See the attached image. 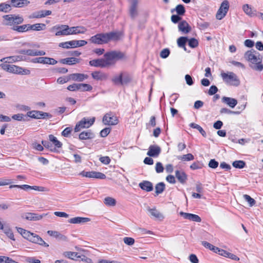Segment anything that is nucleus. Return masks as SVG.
I'll return each mask as SVG.
<instances>
[{
  "label": "nucleus",
  "instance_id": "nucleus-25",
  "mask_svg": "<svg viewBox=\"0 0 263 263\" xmlns=\"http://www.w3.org/2000/svg\"><path fill=\"white\" fill-rule=\"evenodd\" d=\"M222 102L232 108H234L237 104V100L236 99L227 97H222Z\"/></svg>",
  "mask_w": 263,
  "mask_h": 263
},
{
  "label": "nucleus",
  "instance_id": "nucleus-5",
  "mask_svg": "<svg viewBox=\"0 0 263 263\" xmlns=\"http://www.w3.org/2000/svg\"><path fill=\"white\" fill-rule=\"evenodd\" d=\"M4 18V24L7 26H15L14 25H19L24 21L22 16L14 14H8L3 16Z\"/></svg>",
  "mask_w": 263,
  "mask_h": 263
},
{
  "label": "nucleus",
  "instance_id": "nucleus-14",
  "mask_svg": "<svg viewBox=\"0 0 263 263\" xmlns=\"http://www.w3.org/2000/svg\"><path fill=\"white\" fill-rule=\"evenodd\" d=\"M91 43L96 44H103L107 43L105 33H98L92 36L89 39Z\"/></svg>",
  "mask_w": 263,
  "mask_h": 263
},
{
  "label": "nucleus",
  "instance_id": "nucleus-47",
  "mask_svg": "<svg viewBox=\"0 0 263 263\" xmlns=\"http://www.w3.org/2000/svg\"><path fill=\"white\" fill-rule=\"evenodd\" d=\"M64 255L65 257L71 259H76L77 258L80 257L78 253L73 252H65L64 253Z\"/></svg>",
  "mask_w": 263,
  "mask_h": 263
},
{
  "label": "nucleus",
  "instance_id": "nucleus-54",
  "mask_svg": "<svg viewBox=\"0 0 263 263\" xmlns=\"http://www.w3.org/2000/svg\"><path fill=\"white\" fill-rule=\"evenodd\" d=\"M188 44L190 47L194 48L198 46V41L195 38H191L190 40L188 39Z\"/></svg>",
  "mask_w": 263,
  "mask_h": 263
},
{
  "label": "nucleus",
  "instance_id": "nucleus-40",
  "mask_svg": "<svg viewBox=\"0 0 263 263\" xmlns=\"http://www.w3.org/2000/svg\"><path fill=\"white\" fill-rule=\"evenodd\" d=\"M165 185L163 182H159L155 186L156 193L158 195L161 194L165 190Z\"/></svg>",
  "mask_w": 263,
  "mask_h": 263
},
{
  "label": "nucleus",
  "instance_id": "nucleus-31",
  "mask_svg": "<svg viewBox=\"0 0 263 263\" xmlns=\"http://www.w3.org/2000/svg\"><path fill=\"white\" fill-rule=\"evenodd\" d=\"M79 59L76 58H67L61 59L60 62L63 64L73 65L79 62Z\"/></svg>",
  "mask_w": 263,
  "mask_h": 263
},
{
  "label": "nucleus",
  "instance_id": "nucleus-48",
  "mask_svg": "<svg viewBox=\"0 0 263 263\" xmlns=\"http://www.w3.org/2000/svg\"><path fill=\"white\" fill-rule=\"evenodd\" d=\"M194 159V157L192 154H187L178 157V159L181 160L182 161H189L193 160Z\"/></svg>",
  "mask_w": 263,
  "mask_h": 263
},
{
  "label": "nucleus",
  "instance_id": "nucleus-42",
  "mask_svg": "<svg viewBox=\"0 0 263 263\" xmlns=\"http://www.w3.org/2000/svg\"><path fill=\"white\" fill-rule=\"evenodd\" d=\"M45 54H46V52L43 50L28 49V55L37 56V55H44Z\"/></svg>",
  "mask_w": 263,
  "mask_h": 263
},
{
  "label": "nucleus",
  "instance_id": "nucleus-33",
  "mask_svg": "<svg viewBox=\"0 0 263 263\" xmlns=\"http://www.w3.org/2000/svg\"><path fill=\"white\" fill-rule=\"evenodd\" d=\"M30 30L35 31H41L43 30L46 28V25L43 23H37L33 25L29 24Z\"/></svg>",
  "mask_w": 263,
  "mask_h": 263
},
{
  "label": "nucleus",
  "instance_id": "nucleus-30",
  "mask_svg": "<svg viewBox=\"0 0 263 263\" xmlns=\"http://www.w3.org/2000/svg\"><path fill=\"white\" fill-rule=\"evenodd\" d=\"M29 26V24H25L21 26H18L16 25L15 26H13L12 27V29L18 32L22 33L30 30Z\"/></svg>",
  "mask_w": 263,
  "mask_h": 263
},
{
  "label": "nucleus",
  "instance_id": "nucleus-24",
  "mask_svg": "<svg viewBox=\"0 0 263 263\" xmlns=\"http://www.w3.org/2000/svg\"><path fill=\"white\" fill-rule=\"evenodd\" d=\"M90 220V218L86 217H76L68 220V222L73 224L84 223Z\"/></svg>",
  "mask_w": 263,
  "mask_h": 263
},
{
  "label": "nucleus",
  "instance_id": "nucleus-8",
  "mask_svg": "<svg viewBox=\"0 0 263 263\" xmlns=\"http://www.w3.org/2000/svg\"><path fill=\"white\" fill-rule=\"evenodd\" d=\"M27 115L31 118L34 119H45L46 118H51V115L48 112H44L39 110L29 111Z\"/></svg>",
  "mask_w": 263,
  "mask_h": 263
},
{
  "label": "nucleus",
  "instance_id": "nucleus-4",
  "mask_svg": "<svg viewBox=\"0 0 263 263\" xmlns=\"http://www.w3.org/2000/svg\"><path fill=\"white\" fill-rule=\"evenodd\" d=\"M221 77L223 81L227 84L238 86L240 84V80L237 75L233 72H222Z\"/></svg>",
  "mask_w": 263,
  "mask_h": 263
},
{
  "label": "nucleus",
  "instance_id": "nucleus-55",
  "mask_svg": "<svg viewBox=\"0 0 263 263\" xmlns=\"http://www.w3.org/2000/svg\"><path fill=\"white\" fill-rule=\"evenodd\" d=\"M243 198L247 201L250 206H252L256 203L255 200L248 195H243Z\"/></svg>",
  "mask_w": 263,
  "mask_h": 263
},
{
  "label": "nucleus",
  "instance_id": "nucleus-34",
  "mask_svg": "<svg viewBox=\"0 0 263 263\" xmlns=\"http://www.w3.org/2000/svg\"><path fill=\"white\" fill-rule=\"evenodd\" d=\"M220 252H221L220 255H221V256L229 258L232 260H236V261L239 260V258L238 257H237L236 255H235L232 253H231L230 252H228L227 251H225L224 250H221L220 251Z\"/></svg>",
  "mask_w": 263,
  "mask_h": 263
},
{
  "label": "nucleus",
  "instance_id": "nucleus-3",
  "mask_svg": "<svg viewBox=\"0 0 263 263\" xmlns=\"http://www.w3.org/2000/svg\"><path fill=\"white\" fill-rule=\"evenodd\" d=\"M17 230L18 232L20 233L24 238L29 241L45 247H49L48 244L44 241L38 235L31 233L21 228H17Z\"/></svg>",
  "mask_w": 263,
  "mask_h": 263
},
{
  "label": "nucleus",
  "instance_id": "nucleus-57",
  "mask_svg": "<svg viewBox=\"0 0 263 263\" xmlns=\"http://www.w3.org/2000/svg\"><path fill=\"white\" fill-rule=\"evenodd\" d=\"M220 114H235L238 115L240 113L239 111H235L231 110L227 108H222L220 110Z\"/></svg>",
  "mask_w": 263,
  "mask_h": 263
},
{
  "label": "nucleus",
  "instance_id": "nucleus-41",
  "mask_svg": "<svg viewBox=\"0 0 263 263\" xmlns=\"http://www.w3.org/2000/svg\"><path fill=\"white\" fill-rule=\"evenodd\" d=\"M92 89V87L87 84L79 83V90L81 91H89Z\"/></svg>",
  "mask_w": 263,
  "mask_h": 263
},
{
  "label": "nucleus",
  "instance_id": "nucleus-9",
  "mask_svg": "<svg viewBox=\"0 0 263 263\" xmlns=\"http://www.w3.org/2000/svg\"><path fill=\"white\" fill-rule=\"evenodd\" d=\"M8 72L16 74L28 75L30 73V71L22 67L10 65Z\"/></svg>",
  "mask_w": 263,
  "mask_h": 263
},
{
  "label": "nucleus",
  "instance_id": "nucleus-11",
  "mask_svg": "<svg viewBox=\"0 0 263 263\" xmlns=\"http://www.w3.org/2000/svg\"><path fill=\"white\" fill-rule=\"evenodd\" d=\"M31 62L34 63H41L44 64L55 65L57 61L53 58L48 57H39L32 59Z\"/></svg>",
  "mask_w": 263,
  "mask_h": 263
},
{
  "label": "nucleus",
  "instance_id": "nucleus-51",
  "mask_svg": "<svg viewBox=\"0 0 263 263\" xmlns=\"http://www.w3.org/2000/svg\"><path fill=\"white\" fill-rule=\"evenodd\" d=\"M111 81L117 85H122V75L121 72L119 76H115L111 79Z\"/></svg>",
  "mask_w": 263,
  "mask_h": 263
},
{
  "label": "nucleus",
  "instance_id": "nucleus-58",
  "mask_svg": "<svg viewBox=\"0 0 263 263\" xmlns=\"http://www.w3.org/2000/svg\"><path fill=\"white\" fill-rule=\"evenodd\" d=\"M171 21L174 23L176 24L178 23H180L182 20V17L181 15H178V14H173L171 16Z\"/></svg>",
  "mask_w": 263,
  "mask_h": 263
},
{
  "label": "nucleus",
  "instance_id": "nucleus-22",
  "mask_svg": "<svg viewBox=\"0 0 263 263\" xmlns=\"http://www.w3.org/2000/svg\"><path fill=\"white\" fill-rule=\"evenodd\" d=\"M138 0H132L129 8V13L130 16L134 18L137 15V7L138 6Z\"/></svg>",
  "mask_w": 263,
  "mask_h": 263
},
{
  "label": "nucleus",
  "instance_id": "nucleus-61",
  "mask_svg": "<svg viewBox=\"0 0 263 263\" xmlns=\"http://www.w3.org/2000/svg\"><path fill=\"white\" fill-rule=\"evenodd\" d=\"M124 242L128 246H132L135 243V240L132 237H125L123 238Z\"/></svg>",
  "mask_w": 263,
  "mask_h": 263
},
{
  "label": "nucleus",
  "instance_id": "nucleus-59",
  "mask_svg": "<svg viewBox=\"0 0 263 263\" xmlns=\"http://www.w3.org/2000/svg\"><path fill=\"white\" fill-rule=\"evenodd\" d=\"M170 53V51L168 48L163 49L160 52V55L161 58L165 59L167 58Z\"/></svg>",
  "mask_w": 263,
  "mask_h": 263
},
{
  "label": "nucleus",
  "instance_id": "nucleus-52",
  "mask_svg": "<svg viewBox=\"0 0 263 263\" xmlns=\"http://www.w3.org/2000/svg\"><path fill=\"white\" fill-rule=\"evenodd\" d=\"M12 188H18L25 191H27L28 190H31V186L27 185V184H23V185H10L9 186V189Z\"/></svg>",
  "mask_w": 263,
  "mask_h": 263
},
{
  "label": "nucleus",
  "instance_id": "nucleus-46",
  "mask_svg": "<svg viewBox=\"0 0 263 263\" xmlns=\"http://www.w3.org/2000/svg\"><path fill=\"white\" fill-rule=\"evenodd\" d=\"M232 165L236 168H243L246 166V162L242 160H236L233 162Z\"/></svg>",
  "mask_w": 263,
  "mask_h": 263
},
{
  "label": "nucleus",
  "instance_id": "nucleus-37",
  "mask_svg": "<svg viewBox=\"0 0 263 263\" xmlns=\"http://www.w3.org/2000/svg\"><path fill=\"white\" fill-rule=\"evenodd\" d=\"M74 40L62 42L59 44V46L63 48L68 49L70 48H75Z\"/></svg>",
  "mask_w": 263,
  "mask_h": 263
},
{
  "label": "nucleus",
  "instance_id": "nucleus-64",
  "mask_svg": "<svg viewBox=\"0 0 263 263\" xmlns=\"http://www.w3.org/2000/svg\"><path fill=\"white\" fill-rule=\"evenodd\" d=\"M219 164V163L218 161H216L214 159H211L209 164L208 165L210 167L212 168H216L218 167Z\"/></svg>",
  "mask_w": 263,
  "mask_h": 263
},
{
  "label": "nucleus",
  "instance_id": "nucleus-28",
  "mask_svg": "<svg viewBox=\"0 0 263 263\" xmlns=\"http://www.w3.org/2000/svg\"><path fill=\"white\" fill-rule=\"evenodd\" d=\"M95 137V135L90 130L84 131L80 134L79 138L80 140H87L92 139Z\"/></svg>",
  "mask_w": 263,
  "mask_h": 263
},
{
  "label": "nucleus",
  "instance_id": "nucleus-19",
  "mask_svg": "<svg viewBox=\"0 0 263 263\" xmlns=\"http://www.w3.org/2000/svg\"><path fill=\"white\" fill-rule=\"evenodd\" d=\"M178 29L182 33L186 34L191 31V27L186 21L183 20L179 23Z\"/></svg>",
  "mask_w": 263,
  "mask_h": 263
},
{
  "label": "nucleus",
  "instance_id": "nucleus-18",
  "mask_svg": "<svg viewBox=\"0 0 263 263\" xmlns=\"http://www.w3.org/2000/svg\"><path fill=\"white\" fill-rule=\"evenodd\" d=\"M175 176L178 181L182 184H185L187 180V176L183 171H176Z\"/></svg>",
  "mask_w": 263,
  "mask_h": 263
},
{
  "label": "nucleus",
  "instance_id": "nucleus-26",
  "mask_svg": "<svg viewBox=\"0 0 263 263\" xmlns=\"http://www.w3.org/2000/svg\"><path fill=\"white\" fill-rule=\"evenodd\" d=\"M139 187L146 192H151L153 190V185L152 182L148 181H143L139 184Z\"/></svg>",
  "mask_w": 263,
  "mask_h": 263
},
{
  "label": "nucleus",
  "instance_id": "nucleus-2",
  "mask_svg": "<svg viewBox=\"0 0 263 263\" xmlns=\"http://www.w3.org/2000/svg\"><path fill=\"white\" fill-rule=\"evenodd\" d=\"M245 59L249 62L250 67L258 71L263 70L262 58L260 54L254 49L248 50L244 54Z\"/></svg>",
  "mask_w": 263,
  "mask_h": 263
},
{
  "label": "nucleus",
  "instance_id": "nucleus-17",
  "mask_svg": "<svg viewBox=\"0 0 263 263\" xmlns=\"http://www.w3.org/2000/svg\"><path fill=\"white\" fill-rule=\"evenodd\" d=\"M64 27H66V25H58L54 26L53 28V30H57L55 35L56 36H64L67 35V30L66 28Z\"/></svg>",
  "mask_w": 263,
  "mask_h": 263
},
{
  "label": "nucleus",
  "instance_id": "nucleus-16",
  "mask_svg": "<svg viewBox=\"0 0 263 263\" xmlns=\"http://www.w3.org/2000/svg\"><path fill=\"white\" fill-rule=\"evenodd\" d=\"M161 151V148L156 145H151L149 147L147 155L149 157H157Z\"/></svg>",
  "mask_w": 263,
  "mask_h": 263
},
{
  "label": "nucleus",
  "instance_id": "nucleus-32",
  "mask_svg": "<svg viewBox=\"0 0 263 263\" xmlns=\"http://www.w3.org/2000/svg\"><path fill=\"white\" fill-rule=\"evenodd\" d=\"M174 11H176L177 14L178 15L183 16L185 13V9L183 5L179 4L176 6L175 9L171 10L172 13H173Z\"/></svg>",
  "mask_w": 263,
  "mask_h": 263
},
{
  "label": "nucleus",
  "instance_id": "nucleus-38",
  "mask_svg": "<svg viewBox=\"0 0 263 263\" xmlns=\"http://www.w3.org/2000/svg\"><path fill=\"white\" fill-rule=\"evenodd\" d=\"M188 41L187 37L181 36L177 40V44L179 47L183 48L184 50H186L185 44Z\"/></svg>",
  "mask_w": 263,
  "mask_h": 263
},
{
  "label": "nucleus",
  "instance_id": "nucleus-6",
  "mask_svg": "<svg viewBox=\"0 0 263 263\" xmlns=\"http://www.w3.org/2000/svg\"><path fill=\"white\" fill-rule=\"evenodd\" d=\"M95 121V117H93L90 119L83 118L81 121L77 123L74 129V132H78L80 131L82 128H89L93 124Z\"/></svg>",
  "mask_w": 263,
  "mask_h": 263
},
{
  "label": "nucleus",
  "instance_id": "nucleus-56",
  "mask_svg": "<svg viewBox=\"0 0 263 263\" xmlns=\"http://www.w3.org/2000/svg\"><path fill=\"white\" fill-rule=\"evenodd\" d=\"M156 125V117L154 116H152L148 123H146V127L148 128L151 127H154Z\"/></svg>",
  "mask_w": 263,
  "mask_h": 263
},
{
  "label": "nucleus",
  "instance_id": "nucleus-45",
  "mask_svg": "<svg viewBox=\"0 0 263 263\" xmlns=\"http://www.w3.org/2000/svg\"><path fill=\"white\" fill-rule=\"evenodd\" d=\"M104 202L106 205L111 206L116 205V200L112 197H107L104 198Z\"/></svg>",
  "mask_w": 263,
  "mask_h": 263
},
{
  "label": "nucleus",
  "instance_id": "nucleus-23",
  "mask_svg": "<svg viewBox=\"0 0 263 263\" xmlns=\"http://www.w3.org/2000/svg\"><path fill=\"white\" fill-rule=\"evenodd\" d=\"M11 6L13 7L21 8L29 4L27 0H11Z\"/></svg>",
  "mask_w": 263,
  "mask_h": 263
},
{
  "label": "nucleus",
  "instance_id": "nucleus-13",
  "mask_svg": "<svg viewBox=\"0 0 263 263\" xmlns=\"http://www.w3.org/2000/svg\"><path fill=\"white\" fill-rule=\"evenodd\" d=\"M80 175L83 177H86L88 178H97L104 179L106 178V175L103 173L101 172H97L95 171H91V172H85L82 171Z\"/></svg>",
  "mask_w": 263,
  "mask_h": 263
},
{
  "label": "nucleus",
  "instance_id": "nucleus-49",
  "mask_svg": "<svg viewBox=\"0 0 263 263\" xmlns=\"http://www.w3.org/2000/svg\"><path fill=\"white\" fill-rule=\"evenodd\" d=\"M9 59H11L10 62L12 63H14L19 61H23L26 60V57L23 55H13L10 56L9 58Z\"/></svg>",
  "mask_w": 263,
  "mask_h": 263
},
{
  "label": "nucleus",
  "instance_id": "nucleus-7",
  "mask_svg": "<svg viewBox=\"0 0 263 263\" xmlns=\"http://www.w3.org/2000/svg\"><path fill=\"white\" fill-rule=\"evenodd\" d=\"M229 8V3L227 0L223 1L221 6L216 13V18L217 20H221L226 15Z\"/></svg>",
  "mask_w": 263,
  "mask_h": 263
},
{
  "label": "nucleus",
  "instance_id": "nucleus-62",
  "mask_svg": "<svg viewBox=\"0 0 263 263\" xmlns=\"http://www.w3.org/2000/svg\"><path fill=\"white\" fill-rule=\"evenodd\" d=\"M155 170L157 173H162L164 171V167L162 164L160 162H157L156 164Z\"/></svg>",
  "mask_w": 263,
  "mask_h": 263
},
{
  "label": "nucleus",
  "instance_id": "nucleus-27",
  "mask_svg": "<svg viewBox=\"0 0 263 263\" xmlns=\"http://www.w3.org/2000/svg\"><path fill=\"white\" fill-rule=\"evenodd\" d=\"M47 234L51 236L57 238L59 240L66 241L67 239L66 236L62 235L58 231L49 230L47 231Z\"/></svg>",
  "mask_w": 263,
  "mask_h": 263
},
{
  "label": "nucleus",
  "instance_id": "nucleus-21",
  "mask_svg": "<svg viewBox=\"0 0 263 263\" xmlns=\"http://www.w3.org/2000/svg\"><path fill=\"white\" fill-rule=\"evenodd\" d=\"M91 76L96 80L103 81L107 79V74L100 71H96L91 73Z\"/></svg>",
  "mask_w": 263,
  "mask_h": 263
},
{
  "label": "nucleus",
  "instance_id": "nucleus-43",
  "mask_svg": "<svg viewBox=\"0 0 263 263\" xmlns=\"http://www.w3.org/2000/svg\"><path fill=\"white\" fill-rule=\"evenodd\" d=\"M190 126L193 128H195L196 129H197L199 132L204 137H206V134L205 133V132L203 130V129L198 124H197L196 123H191L190 124Z\"/></svg>",
  "mask_w": 263,
  "mask_h": 263
},
{
  "label": "nucleus",
  "instance_id": "nucleus-15",
  "mask_svg": "<svg viewBox=\"0 0 263 263\" xmlns=\"http://www.w3.org/2000/svg\"><path fill=\"white\" fill-rule=\"evenodd\" d=\"M242 9L244 12L249 17H254L258 15V11L256 9L251 7L249 4L243 5Z\"/></svg>",
  "mask_w": 263,
  "mask_h": 263
},
{
  "label": "nucleus",
  "instance_id": "nucleus-29",
  "mask_svg": "<svg viewBox=\"0 0 263 263\" xmlns=\"http://www.w3.org/2000/svg\"><path fill=\"white\" fill-rule=\"evenodd\" d=\"M69 77V79L73 81H83L85 79H87L88 76L82 73H72L70 74Z\"/></svg>",
  "mask_w": 263,
  "mask_h": 263
},
{
  "label": "nucleus",
  "instance_id": "nucleus-20",
  "mask_svg": "<svg viewBox=\"0 0 263 263\" xmlns=\"http://www.w3.org/2000/svg\"><path fill=\"white\" fill-rule=\"evenodd\" d=\"M107 42L110 40L117 41L120 39L122 33L120 32H110L105 33Z\"/></svg>",
  "mask_w": 263,
  "mask_h": 263
},
{
  "label": "nucleus",
  "instance_id": "nucleus-10",
  "mask_svg": "<svg viewBox=\"0 0 263 263\" xmlns=\"http://www.w3.org/2000/svg\"><path fill=\"white\" fill-rule=\"evenodd\" d=\"M103 122L106 125H114L118 124V120L116 116L113 115L111 112H109L104 115Z\"/></svg>",
  "mask_w": 263,
  "mask_h": 263
},
{
  "label": "nucleus",
  "instance_id": "nucleus-53",
  "mask_svg": "<svg viewBox=\"0 0 263 263\" xmlns=\"http://www.w3.org/2000/svg\"><path fill=\"white\" fill-rule=\"evenodd\" d=\"M74 34H80V33L83 34V33H85L86 32V31H87V29H86V28L83 26L74 27Z\"/></svg>",
  "mask_w": 263,
  "mask_h": 263
},
{
  "label": "nucleus",
  "instance_id": "nucleus-1",
  "mask_svg": "<svg viewBox=\"0 0 263 263\" xmlns=\"http://www.w3.org/2000/svg\"><path fill=\"white\" fill-rule=\"evenodd\" d=\"M125 58V54L119 51H111L104 54V58H100L90 60L89 64L91 66L102 68L109 67L116 64L118 60Z\"/></svg>",
  "mask_w": 263,
  "mask_h": 263
},
{
  "label": "nucleus",
  "instance_id": "nucleus-50",
  "mask_svg": "<svg viewBox=\"0 0 263 263\" xmlns=\"http://www.w3.org/2000/svg\"><path fill=\"white\" fill-rule=\"evenodd\" d=\"M41 143L45 148L49 149L51 152H55V147H54L50 142L46 140H42Z\"/></svg>",
  "mask_w": 263,
  "mask_h": 263
},
{
  "label": "nucleus",
  "instance_id": "nucleus-60",
  "mask_svg": "<svg viewBox=\"0 0 263 263\" xmlns=\"http://www.w3.org/2000/svg\"><path fill=\"white\" fill-rule=\"evenodd\" d=\"M4 233L10 239L13 240H15L13 233L11 229L9 228L5 229L4 230Z\"/></svg>",
  "mask_w": 263,
  "mask_h": 263
},
{
  "label": "nucleus",
  "instance_id": "nucleus-35",
  "mask_svg": "<svg viewBox=\"0 0 263 263\" xmlns=\"http://www.w3.org/2000/svg\"><path fill=\"white\" fill-rule=\"evenodd\" d=\"M148 211L151 215L156 219L161 220L164 218L163 215L156 209H149Z\"/></svg>",
  "mask_w": 263,
  "mask_h": 263
},
{
  "label": "nucleus",
  "instance_id": "nucleus-44",
  "mask_svg": "<svg viewBox=\"0 0 263 263\" xmlns=\"http://www.w3.org/2000/svg\"><path fill=\"white\" fill-rule=\"evenodd\" d=\"M11 10V6L10 4L3 3L0 4V12L8 13Z\"/></svg>",
  "mask_w": 263,
  "mask_h": 263
},
{
  "label": "nucleus",
  "instance_id": "nucleus-63",
  "mask_svg": "<svg viewBox=\"0 0 263 263\" xmlns=\"http://www.w3.org/2000/svg\"><path fill=\"white\" fill-rule=\"evenodd\" d=\"M99 160L104 164H108L110 162V159L108 156H102L99 158Z\"/></svg>",
  "mask_w": 263,
  "mask_h": 263
},
{
  "label": "nucleus",
  "instance_id": "nucleus-36",
  "mask_svg": "<svg viewBox=\"0 0 263 263\" xmlns=\"http://www.w3.org/2000/svg\"><path fill=\"white\" fill-rule=\"evenodd\" d=\"M49 140L50 142H52L54 145V147H55V148H61L62 147V143L53 135H49Z\"/></svg>",
  "mask_w": 263,
  "mask_h": 263
},
{
  "label": "nucleus",
  "instance_id": "nucleus-12",
  "mask_svg": "<svg viewBox=\"0 0 263 263\" xmlns=\"http://www.w3.org/2000/svg\"><path fill=\"white\" fill-rule=\"evenodd\" d=\"M46 215H47V214L40 215L34 213H26L22 214L21 217L27 220L38 221L42 219Z\"/></svg>",
  "mask_w": 263,
  "mask_h": 263
},
{
  "label": "nucleus",
  "instance_id": "nucleus-39",
  "mask_svg": "<svg viewBox=\"0 0 263 263\" xmlns=\"http://www.w3.org/2000/svg\"><path fill=\"white\" fill-rule=\"evenodd\" d=\"M122 85H127L131 81L130 75L125 72H122Z\"/></svg>",
  "mask_w": 263,
  "mask_h": 263
}]
</instances>
